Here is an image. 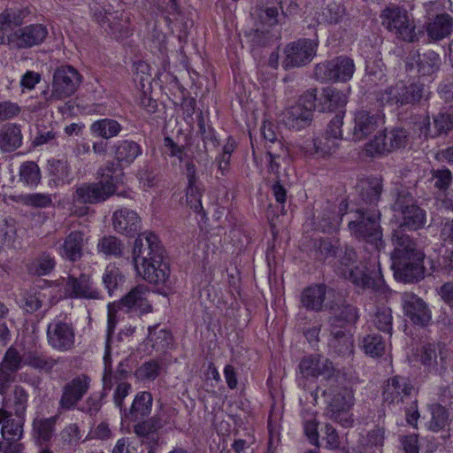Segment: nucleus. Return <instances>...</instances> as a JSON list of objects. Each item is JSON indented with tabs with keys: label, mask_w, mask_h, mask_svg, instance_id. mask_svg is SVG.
<instances>
[{
	"label": "nucleus",
	"mask_w": 453,
	"mask_h": 453,
	"mask_svg": "<svg viewBox=\"0 0 453 453\" xmlns=\"http://www.w3.org/2000/svg\"><path fill=\"white\" fill-rule=\"evenodd\" d=\"M164 249L153 233H144L135 239L133 260L137 273L147 281L165 283L170 275L168 263L165 261Z\"/></svg>",
	"instance_id": "1"
},
{
	"label": "nucleus",
	"mask_w": 453,
	"mask_h": 453,
	"mask_svg": "<svg viewBox=\"0 0 453 453\" xmlns=\"http://www.w3.org/2000/svg\"><path fill=\"white\" fill-rule=\"evenodd\" d=\"M370 255L363 256V268L355 266L357 253L352 248L346 247L340 255L339 271L343 278L351 280L355 285L372 289L374 292L386 295L388 289L381 275L379 255L367 251Z\"/></svg>",
	"instance_id": "2"
},
{
	"label": "nucleus",
	"mask_w": 453,
	"mask_h": 453,
	"mask_svg": "<svg viewBox=\"0 0 453 453\" xmlns=\"http://www.w3.org/2000/svg\"><path fill=\"white\" fill-rule=\"evenodd\" d=\"M380 216L377 210L358 209L355 211L354 219L348 225L353 236L365 241V251L370 250L377 255L383 245Z\"/></svg>",
	"instance_id": "3"
},
{
	"label": "nucleus",
	"mask_w": 453,
	"mask_h": 453,
	"mask_svg": "<svg viewBox=\"0 0 453 453\" xmlns=\"http://www.w3.org/2000/svg\"><path fill=\"white\" fill-rule=\"evenodd\" d=\"M325 395L327 399L326 416L345 427L351 426L354 419L349 411L354 405L355 397L349 383L344 380L333 384L325 391Z\"/></svg>",
	"instance_id": "4"
},
{
	"label": "nucleus",
	"mask_w": 453,
	"mask_h": 453,
	"mask_svg": "<svg viewBox=\"0 0 453 453\" xmlns=\"http://www.w3.org/2000/svg\"><path fill=\"white\" fill-rule=\"evenodd\" d=\"M317 89L311 88L304 92L296 104L286 109L283 122L289 129L301 130L309 127L313 119L316 107Z\"/></svg>",
	"instance_id": "5"
},
{
	"label": "nucleus",
	"mask_w": 453,
	"mask_h": 453,
	"mask_svg": "<svg viewBox=\"0 0 453 453\" xmlns=\"http://www.w3.org/2000/svg\"><path fill=\"white\" fill-rule=\"evenodd\" d=\"M380 19L382 26L396 37L410 42L417 40L414 20L405 9L397 5L388 6L381 12Z\"/></svg>",
	"instance_id": "6"
},
{
	"label": "nucleus",
	"mask_w": 453,
	"mask_h": 453,
	"mask_svg": "<svg viewBox=\"0 0 453 453\" xmlns=\"http://www.w3.org/2000/svg\"><path fill=\"white\" fill-rule=\"evenodd\" d=\"M81 75L72 65L58 66L53 73L50 98L62 100L73 96L81 83Z\"/></svg>",
	"instance_id": "7"
},
{
	"label": "nucleus",
	"mask_w": 453,
	"mask_h": 453,
	"mask_svg": "<svg viewBox=\"0 0 453 453\" xmlns=\"http://www.w3.org/2000/svg\"><path fill=\"white\" fill-rule=\"evenodd\" d=\"M116 188L115 183H112L111 179L82 183L76 188L73 195V201L76 203H100L114 195Z\"/></svg>",
	"instance_id": "8"
},
{
	"label": "nucleus",
	"mask_w": 453,
	"mask_h": 453,
	"mask_svg": "<svg viewBox=\"0 0 453 453\" xmlns=\"http://www.w3.org/2000/svg\"><path fill=\"white\" fill-rule=\"evenodd\" d=\"M427 15H432L426 22V30L428 37L434 41H441L453 33V17L442 12L434 16V12L442 9L439 1H430L424 4Z\"/></svg>",
	"instance_id": "9"
},
{
	"label": "nucleus",
	"mask_w": 453,
	"mask_h": 453,
	"mask_svg": "<svg viewBox=\"0 0 453 453\" xmlns=\"http://www.w3.org/2000/svg\"><path fill=\"white\" fill-rule=\"evenodd\" d=\"M90 382V378L82 373L65 383L58 401V411L63 412L77 409L81 401L88 394Z\"/></svg>",
	"instance_id": "10"
},
{
	"label": "nucleus",
	"mask_w": 453,
	"mask_h": 453,
	"mask_svg": "<svg viewBox=\"0 0 453 453\" xmlns=\"http://www.w3.org/2000/svg\"><path fill=\"white\" fill-rule=\"evenodd\" d=\"M355 72V65L351 58L340 56L316 65L315 75L318 79L326 81H342L350 80Z\"/></svg>",
	"instance_id": "11"
},
{
	"label": "nucleus",
	"mask_w": 453,
	"mask_h": 453,
	"mask_svg": "<svg viewBox=\"0 0 453 453\" xmlns=\"http://www.w3.org/2000/svg\"><path fill=\"white\" fill-rule=\"evenodd\" d=\"M419 362L428 372L442 376L447 371L448 349L441 342L424 343L418 351Z\"/></svg>",
	"instance_id": "12"
},
{
	"label": "nucleus",
	"mask_w": 453,
	"mask_h": 453,
	"mask_svg": "<svg viewBox=\"0 0 453 453\" xmlns=\"http://www.w3.org/2000/svg\"><path fill=\"white\" fill-rule=\"evenodd\" d=\"M424 257V254H418L413 257L391 258L395 279L407 283L421 280L425 274Z\"/></svg>",
	"instance_id": "13"
},
{
	"label": "nucleus",
	"mask_w": 453,
	"mask_h": 453,
	"mask_svg": "<svg viewBox=\"0 0 453 453\" xmlns=\"http://www.w3.org/2000/svg\"><path fill=\"white\" fill-rule=\"evenodd\" d=\"M317 43L311 39H300L287 45L282 65L285 69L310 63L316 55Z\"/></svg>",
	"instance_id": "14"
},
{
	"label": "nucleus",
	"mask_w": 453,
	"mask_h": 453,
	"mask_svg": "<svg viewBox=\"0 0 453 453\" xmlns=\"http://www.w3.org/2000/svg\"><path fill=\"white\" fill-rule=\"evenodd\" d=\"M48 35L42 24H32L15 30L7 36L8 44L15 49H27L40 45Z\"/></svg>",
	"instance_id": "15"
},
{
	"label": "nucleus",
	"mask_w": 453,
	"mask_h": 453,
	"mask_svg": "<svg viewBox=\"0 0 453 453\" xmlns=\"http://www.w3.org/2000/svg\"><path fill=\"white\" fill-rule=\"evenodd\" d=\"M74 328L71 323L54 320L48 325L47 340L49 345L58 351H68L74 345Z\"/></svg>",
	"instance_id": "16"
},
{
	"label": "nucleus",
	"mask_w": 453,
	"mask_h": 453,
	"mask_svg": "<svg viewBox=\"0 0 453 453\" xmlns=\"http://www.w3.org/2000/svg\"><path fill=\"white\" fill-rule=\"evenodd\" d=\"M65 295L70 298L100 299L101 294L93 285L88 274L81 273L78 277L73 275L64 279Z\"/></svg>",
	"instance_id": "17"
},
{
	"label": "nucleus",
	"mask_w": 453,
	"mask_h": 453,
	"mask_svg": "<svg viewBox=\"0 0 453 453\" xmlns=\"http://www.w3.org/2000/svg\"><path fill=\"white\" fill-rule=\"evenodd\" d=\"M329 310V326L347 328L348 325L355 324L358 319L357 307L348 303L342 297H338L326 303Z\"/></svg>",
	"instance_id": "18"
},
{
	"label": "nucleus",
	"mask_w": 453,
	"mask_h": 453,
	"mask_svg": "<svg viewBox=\"0 0 453 453\" xmlns=\"http://www.w3.org/2000/svg\"><path fill=\"white\" fill-rule=\"evenodd\" d=\"M405 315L418 326H426L432 319L431 311L426 302L417 295L405 292L402 296Z\"/></svg>",
	"instance_id": "19"
},
{
	"label": "nucleus",
	"mask_w": 453,
	"mask_h": 453,
	"mask_svg": "<svg viewBox=\"0 0 453 453\" xmlns=\"http://www.w3.org/2000/svg\"><path fill=\"white\" fill-rule=\"evenodd\" d=\"M353 140L361 141L374 132L384 123V115L377 111H358L355 114Z\"/></svg>",
	"instance_id": "20"
},
{
	"label": "nucleus",
	"mask_w": 453,
	"mask_h": 453,
	"mask_svg": "<svg viewBox=\"0 0 453 453\" xmlns=\"http://www.w3.org/2000/svg\"><path fill=\"white\" fill-rule=\"evenodd\" d=\"M25 418L15 416L5 428H1L3 441H0V452L21 453L23 445L19 442L23 436Z\"/></svg>",
	"instance_id": "21"
},
{
	"label": "nucleus",
	"mask_w": 453,
	"mask_h": 453,
	"mask_svg": "<svg viewBox=\"0 0 453 453\" xmlns=\"http://www.w3.org/2000/svg\"><path fill=\"white\" fill-rule=\"evenodd\" d=\"M299 370L303 378H317L321 375L330 379L335 372L333 363L328 358L317 355L304 357L299 364Z\"/></svg>",
	"instance_id": "22"
},
{
	"label": "nucleus",
	"mask_w": 453,
	"mask_h": 453,
	"mask_svg": "<svg viewBox=\"0 0 453 453\" xmlns=\"http://www.w3.org/2000/svg\"><path fill=\"white\" fill-rule=\"evenodd\" d=\"M149 291L144 286L133 288L117 303L119 309H126L127 312L144 314L151 311V305L148 300Z\"/></svg>",
	"instance_id": "23"
},
{
	"label": "nucleus",
	"mask_w": 453,
	"mask_h": 453,
	"mask_svg": "<svg viewBox=\"0 0 453 453\" xmlns=\"http://www.w3.org/2000/svg\"><path fill=\"white\" fill-rule=\"evenodd\" d=\"M415 390L410 380L403 376H394L388 380L383 388V400L388 403H399L404 397L411 395Z\"/></svg>",
	"instance_id": "24"
},
{
	"label": "nucleus",
	"mask_w": 453,
	"mask_h": 453,
	"mask_svg": "<svg viewBox=\"0 0 453 453\" xmlns=\"http://www.w3.org/2000/svg\"><path fill=\"white\" fill-rule=\"evenodd\" d=\"M420 134L426 138H434L442 134H448L453 129V114L448 111L439 112L434 117L433 127L429 117H424L418 123Z\"/></svg>",
	"instance_id": "25"
},
{
	"label": "nucleus",
	"mask_w": 453,
	"mask_h": 453,
	"mask_svg": "<svg viewBox=\"0 0 453 453\" xmlns=\"http://www.w3.org/2000/svg\"><path fill=\"white\" fill-rule=\"evenodd\" d=\"M339 143L326 134L312 140L304 141L299 149L306 156L314 157H326L331 156L338 149Z\"/></svg>",
	"instance_id": "26"
},
{
	"label": "nucleus",
	"mask_w": 453,
	"mask_h": 453,
	"mask_svg": "<svg viewBox=\"0 0 453 453\" xmlns=\"http://www.w3.org/2000/svg\"><path fill=\"white\" fill-rule=\"evenodd\" d=\"M111 220L114 230L127 236H132L141 229V219L132 210L124 208L116 211L112 215Z\"/></svg>",
	"instance_id": "27"
},
{
	"label": "nucleus",
	"mask_w": 453,
	"mask_h": 453,
	"mask_svg": "<svg viewBox=\"0 0 453 453\" xmlns=\"http://www.w3.org/2000/svg\"><path fill=\"white\" fill-rule=\"evenodd\" d=\"M328 340L329 349L342 357L349 356L353 352V337L348 328L330 327Z\"/></svg>",
	"instance_id": "28"
},
{
	"label": "nucleus",
	"mask_w": 453,
	"mask_h": 453,
	"mask_svg": "<svg viewBox=\"0 0 453 453\" xmlns=\"http://www.w3.org/2000/svg\"><path fill=\"white\" fill-rule=\"evenodd\" d=\"M392 242L395 246L391 254V258L413 257L418 254H423L417 249V244L413 239L405 233V228L398 226L392 234Z\"/></svg>",
	"instance_id": "29"
},
{
	"label": "nucleus",
	"mask_w": 453,
	"mask_h": 453,
	"mask_svg": "<svg viewBox=\"0 0 453 453\" xmlns=\"http://www.w3.org/2000/svg\"><path fill=\"white\" fill-rule=\"evenodd\" d=\"M29 14L27 8L18 7L7 8L0 13V44L5 42L6 33L22 25Z\"/></svg>",
	"instance_id": "30"
},
{
	"label": "nucleus",
	"mask_w": 453,
	"mask_h": 453,
	"mask_svg": "<svg viewBox=\"0 0 453 453\" xmlns=\"http://www.w3.org/2000/svg\"><path fill=\"white\" fill-rule=\"evenodd\" d=\"M23 135L21 127L15 123H6L0 127V150L12 152L21 147Z\"/></svg>",
	"instance_id": "31"
},
{
	"label": "nucleus",
	"mask_w": 453,
	"mask_h": 453,
	"mask_svg": "<svg viewBox=\"0 0 453 453\" xmlns=\"http://www.w3.org/2000/svg\"><path fill=\"white\" fill-rule=\"evenodd\" d=\"M83 245L84 234L81 231H72L59 247V254L69 261H78L82 257Z\"/></svg>",
	"instance_id": "32"
},
{
	"label": "nucleus",
	"mask_w": 453,
	"mask_h": 453,
	"mask_svg": "<svg viewBox=\"0 0 453 453\" xmlns=\"http://www.w3.org/2000/svg\"><path fill=\"white\" fill-rule=\"evenodd\" d=\"M48 173L50 183L56 187L69 184L73 180L72 169L67 159L48 160Z\"/></svg>",
	"instance_id": "33"
},
{
	"label": "nucleus",
	"mask_w": 453,
	"mask_h": 453,
	"mask_svg": "<svg viewBox=\"0 0 453 453\" xmlns=\"http://www.w3.org/2000/svg\"><path fill=\"white\" fill-rule=\"evenodd\" d=\"M163 411H158L151 418L139 421L134 426V433L142 439L156 441L154 436L166 424Z\"/></svg>",
	"instance_id": "34"
},
{
	"label": "nucleus",
	"mask_w": 453,
	"mask_h": 453,
	"mask_svg": "<svg viewBox=\"0 0 453 453\" xmlns=\"http://www.w3.org/2000/svg\"><path fill=\"white\" fill-rule=\"evenodd\" d=\"M115 160L119 165L129 166L142 155V149L139 143L131 140L119 141L114 145Z\"/></svg>",
	"instance_id": "35"
},
{
	"label": "nucleus",
	"mask_w": 453,
	"mask_h": 453,
	"mask_svg": "<svg viewBox=\"0 0 453 453\" xmlns=\"http://www.w3.org/2000/svg\"><path fill=\"white\" fill-rule=\"evenodd\" d=\"M326 288L323 284L305 288L301 294V303L308 311H319L323 307Z\"/></svg>",
	"instance_id": "36"
},
{
	"label": "nucleus",
	"mask_w": 453,
	"mask_h": 453,
	"mask_svg": "<svg viewBox=\"0 0 453 453\" xmlns=\"http://www.w3.org/2000/svg\"><path fill=\"white\" fill-rule=\"evenodd\" d=\"M152 403L153 397L150 392H140L135 395L129 411L124 409L125 416L132 419H136L138 417H146L151 411Z\"/></svg>",
	"instance_id": "37"
},
{
	"label": "nucleus",
	"mask_w": 453,
	"mask_h": 453,
	"mask_svg": "<svg viewBox=\"0 0 453 453\" xmlns=\"http://www.w3.org/2000/svg\"><path fill=\"white\" fill-rule=\"evenodd\" d=\"M361 199L369 204L376 203L382 192L381 180L379 178H371L362 180L357 185Z\"/></svg>",
	"instance_id": "38"
},
{
	"label": "nucleus",
	"mask_w": 453,
	"mask_h": 453,
	"mask_svg": "<svg viewBox=\"0 0 453 453\" xmlns=\"http://www.w3.org/2000/svg\"><path fill=\"white\" fill-rule=\"evenodd\" d=\"M412 58L415 60L418 73L420 75H431L436 72L441 65L440 56L433 51L429 50L424 54L414 53Z\"/></svg>",
	"instance_id": "39"
},
{
	"label": "nucleus",
	"mask_w": 453,
	"mask_h": 453,
	"mask_svg": "<svg viewBox=\"0 0 453 453\" xmlns=\"http://www.w3.org/2000/svg\"><path fill=\"white\" fill-rule=\"evenodd\" d=\"M147 340L157 351L165 352L173 344L172 334L166 329H158V326H149Z\"/></svg>",
	"instance_id": "40"
},
{
	"label": "nucleus",
	"mask_w": 453,
	"mask_h": 453,
	"mask_svg": "<svg viewBox=\"0 0 453 453\" xmlns=\"http://www.w3.org/2000/svg\"><path fill=\"white\" fill-rule=\"evenodd\" d=\"M347 103V96L341 90L334 88H326L322 92V110L334 111L342 109Z\"/></svg>",
	"instance_id": "41"
},
{
	"label": "nucleus",
	"mask_w": 453,
	"mask_h": 453,
	"mask_svg": "<svg viewBox=\"0 0 453 453\" xmlns=\"http://www.w3.org/2000/svg\"><path fill=\"white\" fill-rule=\"evenodd\" d=\"M392 322L393 316L391 309L384 303L378 304L372 317V325L378 330L388 334L390 337L392 334Z\"/></svg>",
	"instance_id": "42"
},
{
	"label": "nucleus",
	"mask_w": 453,
	"mask_h": 453,
	"mask_svg": "<svg viewBox=\"0 0 453 453\" xmlns=\"http://www.w3.org/2000/svg\"><path fill=\"white\" fill-rule=\"evenodd\" d=\"M93 134L100 136L104 139H111L117 136L122 130L121 125L112 119H103L95 121L90 126Z\"/></svg>",
	"instance_id": "43"
},
{
	"label": "nucleus",
	"mask_w": 453,
	"mask_h": 453,
	"mask_svg": "<svg viewBox=\"0 0 453 453\" xmlns=\"http://www.w3.org/2000/svg\"><path fill=\"white\" fill-rule=\"evenodd\" d=\"M56 261L49 253L42 252L27 265L30 274L43 276L50 273L55 268Z\"/></svg>",
	"instance_id": "44"
},
{
	"label": "nucleus",
	"mask_w": 453,
	"mask_h": 453,
	"mask_svg": "<svg viewBox=\"0 0 453 453\" xmlns=\"http://www.w3.org/2000/svg\"><path fill=\"white\" fill-rule=\"evenodd\" d=\"M124 249L122 241L113 235H104L97 243L98 252L106 257H120L123 256Z\"/></svg>",
	"instance_id": "45"
},
{
	"label": "nucleus",
	"mask_w": 453,
	"mask_h": 453,
	"mask_svg": "<svg viewBox=\"0 0 453 453\" xmlns=\"http://www.w3.org/2000/svg\"><path fill=\"white\" fill-rule=\"evenodd\" d=\"M401 214L403 215V223L399 226L400 227L418 230L425 226L426 211L417 204Z\"/></svg>",
	"instance_id": "46"
},
{
	"label": "nucleus",
	"mask_w": 453,
	"mask_h": 453,
	"mask_svg": "<svg viewBox=\"0 0 453 453\" xmlns=\"http://www.w3.org/2000/svg\"><path fill=\"white\" fill-rule=\"evenodd\" d=\"M336 251L337 246L329 239L319 238L312 241L311 254L319 261H325L329 257H334Z\"/></svg>",
	"instance_id": "47"
},
{
	"label": "nucleus",
	"mask_w": 453,
	"mask_h": 453,
	"mask_svg": "<svg viewBox=\"0 0 453 453\" xmlns=\"http://www.w3.org/2000/svg\"><path fill=\"white\" fill-rule=\"evenodd\" d=\"M19 180L30 187H36L41 180V171L34 161H26L19 170Z\"/></svg>",
	"instance_id": "48"
},
{
	"label": "nucleus",
	"mask_w": 453,
	"mask_h": 453,
	"mask_svg": "<svg viewBox=\"0 0 453 453\" xmlns=\"http://www.w3.org/2000/svg\"><path fill=\"white\" fill-rule=\"evenodd\" d=\"M102 280L109 295L112 296L123 284L124 275L115 265H109L105 268Z\"/></svg>",
	"instance_id": "49"
},
{
	"label": "nucleus",
	"mask_w": 453,
	"mask_h": 453,
	"mask_svg": "<svg viewBox=\"0 0 453 453\" xmlns=\"http://www.w3.org/2000/svg\"><path fill=\"white\" fill-rule=\"evenodd\" d=\"M93 10V15L95 19L100 24L104 25L105 23L109 24L110 30L112 34L119 33L120 35L127 36L128 31L127 28H124L122 25L115 23L111 19H116L117 16H114L113 13L107 12L104 8L100 6H96Z\"/></svg>",
	"instance_id": "50"
},
{
	"label": "nucleus",
	"mask_w": 453,
	"mask_h": 453,
	"mask_svg": "<svg viewBox=\"0 0 453 453\" xmlns=\"http://www.w3.org/2000/svg\"><path fill=\"white\" fill-rule=\"evenodd\" d=\"M56 419V417L35 418L33 421V431L35 435L42 441H50L55 431Z\"/></svg>",
	"instance_id": "51"
},
{
	"label": "nucleus",
	"mask_w": 453,
	"mask_h": 453,
	"mask_svg": "<svg viewBox=\"0 0 453 453\" xmlns=\"http://www.w3.org/2000/svg\"><path fill=\"white\" fill-rule=\"evenodd\" d=\"M403 95V81H399L381 91L379 94V100L390 105H404Z\"/></svg>",
	"instance_id": "52"
},
{
	"label": "nucleus",
	"mask_w": 453,
	"mask_h": 453,
	"mask_svg": "<svg viewBox=\"0 0 453 453\" xmlns=\"http://www.w3.org/2000/svg\"><path fill=\"white\" fill-rule=\"evenodd\" d=\"M431 420L429 422V429L433 432L443 430L449 425V411L441 404H434L431 406Z\"/></svg>",
	"instance_id": "53"
},
{
	"label": "nucleus",
	"mask_w": 453,
	"mask_h": 453,
	"mask_svg": "<svg viewBox=\"0 0 453 453\" xmlns=\"http://www.w3.org/2000/svg\"><path fill=\"white\" fill-rule=\"evenodd\" d=\"M362 348L365 354L371 357H380L385 351V341L377 334H371L364 337Z\"/></svg>",
	"instance_id": "54"
},
{
	"label": "nucleus",
	"mask_w": 453,
	"mask_h": 453,
	"mask_svg": "<svg viewBox=\"0 0 453 453\" xmlns=\"http://www.w3.org/2000/svg\"><path fill=\"white\" fill-rule=\"evenodd\" d=\"M12 402L9 406L13 410L14 415L25 418V412L27 408L28 394L21 386H15L12 393Z\"/></svg>",
	"instance_id": "55"
},
{
	"label": "nucleus",
	"mask_w": 453,
	"mask_h": 453,
	"mask_svg": "<svg viewBox=\"0 0 453 453\" xmlns=\"http://www.w3.org/2000/svg\"><path fill=\"white\" fill-rule=\"evenodd\" d=\"M161 365L156 360H150L143 363L141 366H139L134 375L135 377L142 381L145 380H156L161 372Z\"/></svg>",
	"instance_id": "56"
},
{
	"label": "nucleus",
	"mask_w": 453,
	"mask_h": 453,
	"mask_svg": "<svg viewBox=\"0 0 453 453\" xmlns=\"http://www.w3.org/2000/svg\"><path fill=\"white\" fill-rule=\"evenodd\" d=\"M403 103L406 104H415L425 96L424 86L419 83L406 84L403 82Z\"/></svg>",
	"instance_id": "57"
},
{
	"label": "nucleus",
	"mask_w": 453,
	"mask_h": 453,
	"mask_svg": "<svg viewBox=\"0 0 453 453\" xmlns=\"http://www.w3.org/2000/svg\"><path fill=\"white\" fill-rule=\"evenodd\" d=\"M25 363L35 369L50 372L58 361L52 357L31 354L25 358Z\"/></svg>",
	"instance_id": "58"
},
{
	"label": "nucleus",
	"mask_w": 453,
	"mask_h": 453,
	"mask_svg": "<svg viewBox=\"0 0 453 453\" xmlns=\"http://www.w3.org/2000/svg\"><path fill=\"white\" fill-rule=\"evenodd\" d=\"M186 196L187 203L194 211L197 213L203 211L201 203L202 189L200 188L199 182L188 183Z\"/></svg>",
	"instance_id": "59"
},
{
	"label": "nucleus",
	"mask_w": 453,
	"mask_h": 453,
	"mask_svg": "<svg viewBox=\"0 0 453 453\" xmlns=\"http://www.w3.org/2000/svg\"><path fill=\"white\" fill-rule=\"evenodd\" d=\"M42 304L41 292L35 289L26 290L22 294V307L27 312L33 313L38 311Z\"/></svg>",
	"instance_id": "60"
},
{
	"label": "nucleus",
	"mask_w": 453,
	"mask_h": 453,
	"mask_svg": "<svg viewBox=\"0 0 453 453\" xmlns=\"http://www.w3.org/2000/svg\"><path fill=\"white\" fill-rule=\"evenodd\" d=\"M19 201L27 206L35 208H45L52 203V199L50 195L42 193H34L21 196Z\"/></svg>",
	"instance_id": "61"
},
{
	"label": "nucleus",
	"mask_w": 453,
	"mask_h": 453,
	"mask_svg": "<svg viewBox=\"0 0 453 453\" xmlns=\"http://www.w3.org/2000/svg\"><path fill=\"white\" fill-rule=\"evenodd\" d=\"M389 140L388 139V133L380 134L366 145V150L373 155L375 153L382 154L386 152H391L394 149L388 147Z\"/></svg>",
	"instance_id": "62"
},
{
	"label": "nucleus",
	"mask_w": 453,
	"mask_h": 453,
	"mask_svg": "<svg viewBox=\"0 0 453 453\" xmlns=\"http://www.w3.org/2000/svg\"><path fill=\"white\" fill-rule=\"evenodd\" d=\"M388 139L389 140L388 147L395 150L406 146L408 134L403 128H394L388 132Z\"/></svg>",
	"instance_id": "63"
},
{
	"label": "nucleus",
	"mask_w": 453,
	"mask_h": 453,
	"mask_svg": "<svg viewBox=\"0 0 453 453\" xmlns=\"http://www.w3.org/2000/svg\"><path fill=\"white\" fill-rule=\"evenodd\" d=\"M22 357L14 348H9L0 365L7 370L15 372L20 368Z\"/></svg>",
	"instance_id": "64"
}]
</instances>
